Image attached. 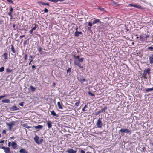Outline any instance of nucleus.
I'll return each mask as SVG.
<instances>
[{
	"mask_svg": "<svg viewBox=\"0 0 153 153\" xmlns=\"http://www.w3.org/2000/svg\"><path fill=\"white\" fill-rule=\"evenodd\" d=\"M84 58H79L77 59L74 60V64L78 66L81 68H82L83 67V66H81L80 62H82L83 61Z\"/></svg>",
	"mask_w": 153,
	"mask_h": 153,
	"instance_id": "f257e3e1",
	"label": "nucleus"
},
{
	"mask_svg": "<svg viewBox=\"0 0 153 153\" xmlns=\"http://www.w3.org/2000/svg\"><path fill=\"white\" fill-rule=\"evenodd\" d=\"M150 68L145 69L143 72V76L144 78L145 79H147V74H149L150 73Z\"/></svg>",
	"mask_w": 153,
	"mask_h": 153,
	"instance_id": "f03ea898",
	"label": "nucleus"
},
{
	"mask_svg": "<svg viewBox=\"0 0 153 153\" xmlns=\"http://www.w3.org/2000/svg\"><path fill=\"white\" fill-rule=\"evenodd\" d=\"M0 148L4 150L5 153H11L10 151V148L8 147H1Z\"/></svg>",
	"mask_w": 153,
	"mask_h": 153,
	"instance_id": "7ed1b4c3",
	"label": "nucleus"
},
{
	"mask_svg": "<svg viewBox=\"0 0 153 153\" xmlns=\"http://www.w3.org/2000/svg\"><path fill=\"white\" fill-rule=\"evenodd\" d=\"M97 127L101 128L102 126V124L100 118H99L97 122Z\"/></svg>",
	"mask_w": 153,
	"mask_h": 153,
	"instance_id": "20e7f679",
	"label": "nucleus"
},
{
	"mask_svg": "<svg viewBox=\"0 0 153 153\" xmlns=\"http://www.w3.org/2000/svg\"><path fill=\"white\" fill-rule=\"evenodd\" d=\"M119 132H120L122 133H129L131 131L129 130L128 129H121L119 130Z\"/></svg>",
	"mask_w": 153,
	"mask_h": 153,
	"instance_id": "39448f33",
	"label": "nucleus"
},
{
	"mask_svg": "<svg viewBox=\"0 0 153 153\" xmlns=\"http://www.w3.org/2000/svg\"><path fill=\"white\" fill-rule=\"evenodd\" d=\"M139 38L140 40L141 41H145V42L146 43H148V41H147L146 40H145V39H144V36L143 35H140L139 36V37H137V38Z\"/></svg>",
	"mask_w": 153,
	"mask_h": 153,
	"instance_id": "423d86ee",
	"label": "nucleus"
},
{
	"mask_svg": "<svg viewBox=\"0 0 153 153\" xmlns=\"http://www.w3.org/2000/svg\"><path fill=\"white\" fill-rule=\"evenodd\" d=\"M11 145L12 148L14 149H16L18 146L16 143L14 141L12 142Z\"/></svg>",
	"mask_w": 153,
	"mask_h": 153,
	"instance_id": "0eeeda50",
	"label": "nucleus"
},
{
	"mask_svg": "<svg viewBox=\"0 0 153 153\" xmlns=\"http://www.w3.org/2000/svg\"><path fill=\"white\" fill-rule=\"evenodd\" d=\"M149 61L151 64H152L153 63V54L149 56Z\"/></svg>",
	"mask_w": 153,
	"mask_h": 153,
	"instance_id": "6e6552de",
	"label": "nucleus"
},
{
	"mask_svg": "<svg viewBox=\"0 0 153 153\" xmlns=\"http://www.w3.org/2000/svg\"><path fill=\"white\" fill-rule=\"evenodd\" d=\"M52 123V122L51 121H48L47 122V125L49 129H50L51 128Z\"/></svg>",
	"mask_w": 153,
	"mask_h": 153,
	"instance_id": "1a4fd4ad",
	"label": "nucleus"
},
{
	"mask_svg": "<svg viewBox=\"0 0 153 153\" xmlns=\"http://www.w3.org/2000/svg\"><path fill=\"white\" fill-rule=\"evenodd\" d=\"M19 109L18 108V107L16 106H14L12 107L10 109V111H12L17 110H18Z\"/></svg>",
	"mask_w": 153,
	"mask_h": 153,
	"instance_id": "9d476101",
	"label": "nucleus"
},
{
	"mask_svg": "<svg viewBox=\"0 0 153 153\" xmlns=\"http://www.w3.org/2000/svg\"><path fill=\"white\" fill-rule=\"evenodd\" d=\"M39 137L38 136L36 135L35 137L34 138V140L35 142L38 144H40V143L39 142Z\"/></svg>",
	"mask_w": 153,
	"mask_h": 153,
	"instance_id": "9b49d317",
	"label": "nucleus"
},
{
	"mask_svg": "<svg viewBox=\"0 0 153 153\" xmlns=\"http://www.w3.org/2000/svg\"><path fill=\"white\" fill-rule=\"evenodd\" d=\"M129 6H133L135 7L139 8V9H141V7L140 5H133L131 4H129Z\"/></svg>",
	"mask_w": 153,
	"mask_h": 153,
	"instance_id": "f8f14e48",
	"label": "nucleus"
},
{
	"mask_svg": "<svg viewBox=\"0 0 153 153\" xmlns=\"http://www.w3.org/2000/svg\"><path fill=\"white\" fill-rule=\"evenodd\" d=\"M82 34L81 32L76 31L74 33V36L76 37H78L79 36V35H81Z\"/></svg>",
	"mask_w": 153,
	"mask_h": 153,
	"instance_id": "ddd939ff",
	"label": "nucleus"
},
{
	"mask_svg": "<svg viewBox=\"0 0 153 153\" xmlns=\"http://www.w3.org/2000/svg\"><path fill=\"white\" fill-rule=\"evenodd\" d=\"M68 153H76V151L73 150L72 149H70L67 150Z\"/></svg>",
	"mask_w": 153,
	"mask_h": 153,
	"instance_id": "4468645a",
	"label": "nucleus"
},
{
	"mask_svg": "<svg viewBox=\"0 0 153 153\" xmlns=\"http://www.w3.org/2000/svg\"><path fill=\"white\" fill-rule=\"evenodd\" d=\"M106 107H105L104 108L100 110L97 113V114H96V115H97L98 114L100 113L101 112H102L105 111V110L106 109Z\"/></svg>",
	"mask_w": 153,
	"mask_h": 153,
	"instance_id": "2eb2a0df",
	"label": "nucleus"
},
{
	"mask_svg": "<svg viewBox=\"0 0 153 153\" xmlns=\"http://www.w3.org/2000/svg\"><path fill=\"white\" fill-rule=\"evenodd\" d=\"M34 127L37 129H40L42 128L43 126L41 125H39L37 126H34Z\"/></svg>",
	"mask_w": 153,
	"mask_h": 153,
	"instance_id": "dca6fc26",
	"label": "nucleus"
},
{
	"mask_svg": "<svg viewBox=\"0 0 153 153\" xmlns=\"http://www.w3.org/2000/svg\"><path fill=\"white\" fill-rule=\"evenodd\" d=\"M38 3L40 4V5L42 4L43 5H46L47 6H49V4L48 3H45L42 1L39 2Z\"/></svg>",
	"mask_w": 153,
	"mask_h": 153,
	"instance_id": "f3484780",
	"label": "nucleus"
},
{
	"mask_svg": "<svg viewBox=\"0 0 153 153\" xmlns=\"http://www.w3.org/2000/svg\"><path fill=\"white\" fill-rule=\"evenodd\" d=\"M7 125L9 126V129L10 130H11L12 128V126L13 124V123H7Z\"/></svg>",
	"mask_w": 153,
	"mask_h": 153,
	"instance_id": "a211bd4d",
	"label": "nucleus"
},
{
	"mask_svg": "<svg viewBox=\"0 0 153 153\" xmlns=\"http://www.w3.org/2000/svg\"><path fill=\"white\" fill-rule=\"evenodd\" d=\"M57 105H58V108L59 109H62L63 108L61 106V104H60V102H57Z\"/></svg>",
	"mask_w": 153,
	"mask_h": 153,
	"instance_id": "6ab92c4d",
	"label": "nucleus"
},
{
	"mask_svg": "<svg viewBox=\"0 0 153 153\" xmlns=\"http://www.w3.org/2000/svg\"><path fill=\"white\" fill-rule=\"evenodd\" d=\"M8 54L6 53H4L2 57L4 58L5 59H7Z\"/></svg>",
	"mask_w": 153,
	"mask_h": 153,
	"instance_id": "aec40b11",
	"label": "nucleus"
},
{
	"mask_svg": "<svg viewBox=\"0 0 153 153\" xmlns=\"http://www.w3.org/2000/svg\"><path fill=\"white\" fill-rule=\"evenodd\" d=\"M88 106L87 105H85L82 109V111L83 112H85V111H87V108H88Z\"/></svg>",
	"mask_w": 153,
	"mask_h": 153,
	"instance_id": "412c9836",
	"label": "nucleus"
},
{
	"mask_svg": "<svg viewBox=\"0 0 153 153\" xmlns=\"http://www.w3.org/2000/svg\"><path fill=\"white\" fill-rule=\"evenodd\" d=\"M19 152L21 153H27L26 150L23 149H20Z\"/></svg>",
	"mask_w": 153,
	"mask_h": 153,
	"instance_id": "4be33fe9",
	"label": "nucleus"
},
{
	"mask_svg": "<svg viewBox=\"0 0 153 153\" xmlns=\"http://www.w3.org/2000/svg\"><path fill=\"white\" fill-rule=\"evenodd\" d=\"M31 91L32 92L35 91L36 90V88L32 86H30Z\"/></svg>",
	"mask_w": 153,
	"mask_h": 153,
	"instance_id": "5701e85b",
	"label": "nucleus"
},
{
	"mask_svg": "<svg viewBox=\"0 0 153 153\" xmlns=\"http://www.w3.org/2000/svg\"><path fill=\"white\" fill-rule=\"evenodd\" d=\"M78 80L81 83H83L85 81V78H78Z\"/></svg>",
	"mask_w": 153,
	"mask_h": 153,
	"instance_id": "b1692460",
	"label": "nucleus"
},
{
	"mask_svg": "<svg viewBox=\"0 0 153 153\" xmlns=\"http://www.w3.org/2000/svg\"><path fill=\"white\" fill-rule=\"evenodd\" d=\"M2 102L4 103H9L10 102V100L9 99H5L3 100Z\"/></svg>",
	"mask_w": 153,
	"mask_h": 153,
	"instance_id": "393cba45",
	"label": "nucleus"
},
{
	"mask_svg": "<svg viewBox=\"0 0 153 153\" xmlns=\"http://www.w3.org/2000/svg\"><path fill=\"white\" fill-rule=\"evenodd\" d=\"M100 22V21L99 19H96L93 21V24H95L99 22Z\"/></svg>",
	"mask_w": 153,
	"mask_h": 153,
	"instance_id": "a878e982",
	"label": "nucleus"
},
{
	"mask_svg": "<svg viewBox=\"0 0 153 153\" xmlns=\"http://www.w3.org/2000/svg\"><path fill=\"white\" fill-rule=\"evenodd\" d=\"M11 51L14 53H15V50L13 46V45H11Z\"/></svg>",
	"mask_w": 153,
	"mask_h": 153,
	"instance_id": "bb28decb",
	"label": "nucleus"
},
{
	"mask_svg": "<svg viewBox=\"0 0 153 153\" xmlns=\"http://www.w3.org/2000/svg\"><path fill=\"white\" fill-rule=\"evenodd\" d=\"M146 91L148 92H149L152 90H153V87L151 88H148L147 89H146Z\"/></svg>",
	"mask_w": 153,
	"mask_h": 153,
	"instance_id": "cd10ccee",
	"label": "nucleus"
},
{
	"mask_svg": "<svg viewBox=\"0 0 153 153\" xmlns=\"http://www.w3.org/2000/svg\"><path fill=\"white\" fill-rule=\"evenodd\" d=\"M51 114L53 116H56V115L54 111H51Z\"/></svg>",
	"mask_w": 153,
	"mask_h": 153,
	"instance_id": "c85d7f7f",
	"label": "nucleus"
},
{
	"mask_svg": "<svg viewBox=\"0 0 153 153\" xmlns=\"http://www.w3.org/2000/svg\"><path fill=\"white\" fill-rule=\"evenodd\" d=\"M80 103V100H79L75 104V105L77 107L79 105Z\"/></svg>",
	"mask_w": 153,
	"mask_h": 153,
	"instance_id": "c756f323",
	"label": "nucleus"
},
{
	"mask_svg": "<svg viewBox=\"0 0 153 153\" xmlns=\"http://www.w3.org/2000/svg\"><path fill=\"white\" fill-rule=\"evenodd\" d=\"M88 94L89 95H90L91 96H92V97H94V96H95V95H94V94H93V93H91V92H90V91L88 92Z\"/></svg>",
	"mask_w": 153,
	"mask_h": 153,
	"instance_id": "7c9ffc66",
	"label": "nucleus"
},
{
	"mask_svg": "<svg viewBox=\"0 0 153 153\" xmlns=\"http://www.w3.org/2000/svg\"><path fill=\"white\" fill-rule=\"evenodd\" d=\"M147 50H150L152 51H153V47L152 46H150L148 47Z\"/></svg>",
	"mask_w": 153,
	"mask_h": 153,
	"instance_id": "2f4dec72",
	"label": "nucleus"
},
{
	"mask_svg": "<svg viewBox=\"0 0 153 153\" xmlns=\"http://www.w3.org/2000/svg\"><path fill=\"white\" fill-rule=\"evenodd\" d=\"M12 71V70L9 68H7L6 69V72L8 73H10Z\"/></svg>",
	"mask_w": 153,
	"mask_h": 153,
	"instance_id": "473e14b6",
	"label": "nucleus"
},
{
	"mask_svg": "<svg viewBox=\"0 0 153 153\" xmlns=\"http://www.w3.org/2000/svg\"><path fill=\"white\" fill-rule=\"evenodd\" d=\"M73 56L74 58V60L77 59H78L79 58V56H76L74 55Z\"/></svg>",
	"mask_w": 153,
	"mask_h": 153,
	"instance_id": "72a5a7b5",
	"label": "nucleus"
},
{
	"mask_svg": "<svg viewBox=\"0 0 153 153\" xmlns=\"http://www.w3.org/2000/svg\"><path fill=\"white\" fill-rule=\"evenodd\" d=\"M4 70V68L3 67H1V68H0V72H3Z\"/></svg>",
	"mask_w": 153,
	"mask_h": 153,
	"instance_id": "f704fd0d",
	"label": "nucleus"
},
{
	"mask_svg": "<svg viewBox=\"0 0 153 153\" xmlns=\"http://www.w3.org/2000/svg\"><path fill=\"white\" fill-rule=\"evenodd\" d=\"M98 9L102 11H105L104 9L103 8L99 7Z\"/></svg>",
	"mask_w": 153,
	"mask_h": 153,
	"instance_id": "c9c22d12",
	"label": "nucleus"
},
{
	"mask_svg": "<svg viewBox=\"0 0 153 153\" xmlns=\"http://www.w3.org/2000/svg\"><path fill=\"white\" fill-rule=\"evenodd\" d=\"M27 55L25 54L24 56V59L25 60H27Z\"/></svg>",
	"mask_w": 153,
	"mask_h": 153,
	"instance_id": "e433bc0d",
	"label": "nucleus"
},
{
	"mask_svg": "<svg viewBox=\"0 0 153 153\" xmlns=\"http://www.w3.org/2000/svg\"><path fill=\"white\" fill-rule=\"evenodd\" d=\"M44 11L45 13H48V10L47 8H45L44 10Z\"/></svg>",
	"mask_w": 153,
	"mask_h": 153,
	"instance_id": "4c0bfd02",
	"label": "nucleus"
},
{
	"mask_svg": "<svg viewBox=\"0 0 153 153\" xmlns=\"http://www.w3.org/2000/svg\"><path fill=\"white\" fill-rule=\"evenodd\" d=\"M145 36V37L146 38H147L149 37V35L148 34H144Z\"/></svg>",
	"mask_w": 153,
	"mask_h": 153,
	"instance_id": "58836bf2",
	"label": "nucleus"
},
{
	"mask_svg": "<svg viewBox=\"0 0 153 153\" xmlns=\"http://www.w3.org/2000/svg\"><path fill=\"white\" fill-rule=\"evenodd\" d=\"M71 72V68H68V69L67 70V73L70 72Z\"/></svg>",
	"mask_w": 153,
	"mask_h": 153,
	"instance_id": "ea45409f",
	"label": "nucleus"
},
{
	"mask_svg": "<svg viewBox=\"0 0 153 153\" xmlns=\"http://www.w3.org/2000/svg\"><path fill=\"white\" fill-rule=\"evenodd\" d=\"M43 141V139H41L39 141V142L40 143V144H41Z\"/></svg>",
	"mask_w": 153,
	"mask_h": 153,
	"instance_id": "a19ab883",
	"label": "nucleus"
},
{
	"mask_svg": "<svg viewBox=\"0 0 153 153\" xmlns=\"http://www.w3.org/2000/svg\"><path fill=\"white\" fill-rule=\"evenodd\" d=\"M88 25L90 27H91L92 25V24L90 22H88Z\"/></svg>",
	"mask_w": 153,
	"mask_h": 153,
	"instance_id": "79ce46f5",
	"label": "nucleus"
},
{
	"mask_svg": "<svg viewBox=\"0 0 153 153\" xmlns=\"http://www.w3.org/2000/svg\"><path fill=\"white\" fill-rule=\"evenodd\" d=\"M19 105L21 106H23L24 105H23V102H22L20 103L19 104Z\"/></svg>",
	"mask_w": 153,
	"mask_h": 153,
	"instance_id": "37998d69",
	"label": "nucleus"
},
{
	"mask_svg": "<svg viewBox=\"0 0 153 153\" xmlns=\"http://www.w3.org/2000/svg\"><path fill=\"white\" fill-rule=\"evenodd\" d=\"M113 3H114V4L115 5H116L117 6H118L119 5L117 3L115 2L114 1H113Z\"/></svg>",
	"mask_w": 153,
	"mask_h": 153,
	"instance_id": "c03bdc74",
	"label": "nucleus"
},
{
	"mask_svg": "<svg viewBox=\"0 0 153 153\" xmlns=\"http://www.w3.org/2000/svg\"><path fill=\"white\" fill-rule=\"evenodd\" d=\"M36 27H37L36 26V25H35V27H33V28L32 29V30H33H33H35L36 29Z\"/></svg>",
	"mask_w": 153,
	"mask_h": 153,
	"instance_id": "a18cd8bd",
	"label": "nucleus"
},
{
	"mask_svg": "<svg viewBox=\"0 0 153 153\" xmlns=\"http://www.w3.org/2000/svg\"><path fill=\"white\" fill-rule=\"evenodd\" d=\"M7 1L9 2H10L11 3H13V1L12 0H7Z\"/></svg>",
	"mask_w": 153,
	"mask_h": 153,
	"instance_id": "49530a36",
	"label": "nucleus"
},
{
	"mask_svg": "<svg viewBox=\"0 0 153 153\" xmlns=\"http://www.w3.org/2000/svg\"><path fill=\"white\" fill-rule=\"evenodd\" d=\"M25 35H21V36H20V38H23L25 36Z\"/></svg>",
	"mask_w": 153,
	"mask_h": 153,
	"instance_id": "de8ad7c7",
	"label": "nucleus"
},
{
	"mask_svg": "<svg viewBox=\"0 0 153 153\" xmlns=\"http://www.w3.org/2000/svg\"><path fill=\"white\" fill-rule=\"evenodd\" d=\"M38 51H39V52H40L41 51H42V48H41V47H40V48H39V50H38Z\"/></svg>",
	"mask_w": 153,
	"mask_h": 153,
	"instance_id": "09e8293b",
	"label": "nucleus"
},
{
	"mask_svg": "<svg viewBox=\"0 0 153 153\" xmlns=\"http://www.w3.org/2000/svg\"><path fill=\"white\" fill-rule=\"evenodd\" d=\"M11 146V142H9L8 144V146L10 147Z\"/></svg>",
	"mask_w": 153,
	"mask_h": 153,
	"instance_id": "8fccbe9b",
	"label": "nucleus"
},
{
	"mask_svg": "<svg viewBox=\"0 0 153 153\" xmlns=\"http://www.w3.org/2000/svg\"><path fill=\"white\" fill-rule=\"evenodd\" d=\"M4 140H2L0 141V143H2L4 142Z\"/></svg>",
	"mask_w": 153,
	"mask_h": 153,
	"instance_id": "3c124183",
	"label": "nucleus"
},
{
	"mask_svg": "<svg viewBox=\"0 0 153 153\" xmlns=\"http://www.w3.org/2000/svg\"><path fill=\"white\" fill-rule=\"evenodd\" d=\"M33 31V30H32V29L30 31V34L32 33Z\"/></svg>",
	"mask_w": 153,
	"mask_h": 153,
	"instance_id": "603ef678",
	"label": "nucleus"
},
{
	"mask_svg": "<svg viewBox=\"0 0 153 153\" xmlns=\"http://www.w3.org/2000/svg\"><path fill=\"white\" fill-rule=\"evenodd\" d=\"M33 60H31L29 63V65H30L31 63V62L33 61Z\"/></svg>",
	"mask_w": 153,
	"mask_h": 153,
	"instance_id": "864d4df0",
	"label": "nucleus"
},
{
	"mask_svg": "<svg viewBox=\"0 0 153 153\" xmlns=\"http://www.w3.org/2000/svg\"><path fill=\"white\" fill-rule=\"evenodd\" d=\"M11 13H12L11 12H9L8 13V14L10 16H11Z\"/></svg>",
	"mask_w": 153,
	"mask_h": 153,
	"instance_id": "5fc2aeb1",
	"label": "nucleus"
},
{
	"mask_svg": "<svg viewBox=\"0 0 153 153\" xmlns=\"http://www.w3.org/2000/svg\"><path fill=\"white\" fill-rule=\"evenodd\" d=\"M13 9L12 8H11L10 9V12H12V11H13Z\"/></svg>",
	"mask_w": 153,
	"mask_h": 153,
	"instance_id": "6e6d98bb",
	"label": "nucleus"
},
{
	"mask_svg": "<svg viewBox=\"0 0 153 153\" xmlns=\"http://www.w3.org/2000/svg\"><path fill=\"white\" fill-rule=\"evenodd\" d=\"M14 137H10V139H14Z\"/></svg>",
	"mask_w": 153,
	"mask_h": 153,
	"instance_id": "4d7b16f0",
	"label": "nucleus"
},
{
	"mask_svg": "<svg viewBox=\"0 0 153 153\" xmlns=\"http://www.w3.org/2000/svg\"><path fill=\"white\" fill-rule=\"evenodd\" d=\"M24 30V31H27V29H24L23 30Z\"/></svg>",
	"mask_w": 153,
	"mask_h": 153,
	"instance_id": "13d9d810",
	"label": "nucleus"
},
{
	"mask_svg": "<svg viewBox=\"0 0 153 153\" xmlns=\"http://www.w3.org/2000/svg\"><path fill=\"white\" fill-rule=\"evenodd\" d=\"M35 65H33L32 66V68L33 69V68H35Z\"/></svg>",
	"mask_w": 153,
	"mask_h": 153,
	"instance_id": "bf43d9fd",
	"label": "nucleus"
},
{
	"mask_svg": "<svg viewBox=\"0 0 153 153\" xmlns=\"http://www.w3.org/2000/svg\"><path fill=\"white\" fill-rule=\"evenodd\" d=\"M30 57L31 58H32V56L31 55H30Z\"/></svg>",
	"mask_w": 153,
	"mask_h": 153,
	"instance_id": "052dcab7",
	"label": "nucleus"
},
{
	"mask_svg": "<svg viewBox=\"0 0 153 153\" xmlns=\"http://www.w3.org/2000/svg\"><path fill=\"white\" fill-rule=\"evenodd\" d=\"M3 133H5V132H6V131H5V130H4V131H3Z\"/></svg>",
	"mask_w": 153,
	"mask_h": 153,
	"instance_id": "680f3d73",
	"label": "nucleus"
},
{
	"mask_svg": "<svg viewBox=\"0 0 153 153\" xmlns=\"http://www.w3.org/2000/svg\"><path fill=\"white\" fill-rule=\"evenodd\" d=\"M88 29H89V30L90 29V27H88Z\"/></svg>",
	"mask_w": 153,
	"mask_h": 153,
	"instance_id": "e2e57ef3",
	"label": "nucleus"
},
{
	"mask_svg": "<svg viewBox=\"0 0 153 153\" xmlns=\"http://www.w3.org/2000/svg\"><path fill=\"white\" fill-rule=\"evenodd\" d=\"M53 85H55V83H53Z\"/></svg>",
	"mask_w": 153,
	"mask_h": 153,
	"instance_id": "0e129e2a",
	"label": "nucleus"
},
{
	"mask_svg": "<svg viewBox=\"0 0 153 153\" xmlns=\"http://www.w3.org/2000/svg\"><path fill=\"white\" fill-rule=\"evenodd\" d=\"M1 21L0 20V24L1 23Z\"/></svg>",
	"mask_w": 153,
	"mask_h": 153,
	"instance_id": "69168bd1",
	"label": "nucleus"
},
{
	"mask_svg": "<svg viewBox=\"0 0 153 153\" xmlns=\"http://www.w3.org/2000/svg\"><path fill=\"white\" fill-rule=\"evenodd\" d=\"M152 146H153V143H152Z\"/></svg>",
	"mask_w": 153,
	"mask_h": 153,
	"instance_id": "338daca9",
	"label": "nucleus"
}]
</instances>
